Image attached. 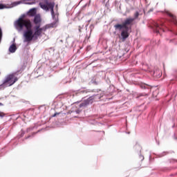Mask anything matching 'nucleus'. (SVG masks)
<instances>
[{"instance_id":"1","label":"nucleus","mask_w":177,"mask_h":177,"mask_svg":"<svg viewBox=\"0 0 177 177\" xmlns=\"http://www.w3.org/2000/svg\"><path fill=\"white\" fill-rule=\"evenodd\" d=\"M39 5L43 10L46 12L50 11L53 23L41 28L40 25L35 26V32L32 30V24L30 19H24V15L19 17L15 22V26L17 30L24 32V42H31L32 39H38V37L42 34V32L46 31L48 28H53L57 26L59 23V13L55 12V1L50 0H40Z\"/></svg>"},{"instance_id":"2","label":"nucleus","mask_w":177,"mask_h":177,"mask_svg":"<svg viewBox=\"0 0 177 177\" xmlns=\"http://www.w3.org/2000/svg\"><path fill=\"white\" fill-rule=\"evenodd\" d=\"M166 15L169 17V21L162 19L157 22H153L151 26V28H153L154 32L160 35H161L162 32H165L166 30L172 31V30H169L168 26H167V24L172 23V24L177 26V17L168 11L166 12ZM174 34L177 35V32H174Z\"/></svg>"},{"instance_id":"3","label":"nucleus","mask_w":177,"mask_h":177,"mask_svg":"<svg viewBox=\"0 0 177 177\" xmlns=\"http://www.w3.org/2000/svg\"><path fill=\"white\" fill-rule=\"evenodd\" d=\"M139 12H136L133 18H127L122 24H116L114 25V28L116 31H120L122 39L125 41L128 37H129V32H131V26L133 23L134 20H136L139 17Z\"/></svg>"},{"instance_id":"4","label":"nucleus","mask_w":177,"mask_h":177,"mask_svg":"<svg viewBox=\"0 0 177 177\" xmlns=\"http://www.w3.org/2000/svg\"><path fill=\"white\" fill-rule=\"evenodd\" d=\"M17 81V77L15 76V73L6 75L3 84L0 85V89H5L7 86H12Z\"/></svg>"},{"instance_id":"5","label":"nucleus","mask_w":177,"mask_h":177,"mask_svg":"<svg viewBox=\"0 0 177 177\" xmlns=\"http://www.w3.org/2000/svg\"><path fill=\"white\" fill-rule=\"evenodd\" d=\"M103 97L102 94H95L91 97H89L87 100H84L82 102H81L79 105V107L81 108H85L87 107V106H89V104H92L93 103L94 100H99V99H101Z\"/></svg>"},{"instance_id":"6","label":"nucleus","mask_w":177,"mask_h":177,"mask_svg":"<svg viewBox=\"0 0 177 177\" xmlns=\"http://www.w3.org/2000/svg\"><path fill=\"white\" fill-rule=\"evenodd\" d=\"M41 21V15L39 14L36 15L34 17L33 23H35L36 26H38V24H39Z\"/></svg>"},{"instance_id":"7","label":"nucleus","mask_w":177,"mask_h":177,"mask_svg":"<svg viewBox=\"0 0 177 177\" xmlns=\"http://www.w3.org/2000/svg\"><path fill=\"white\" fill-rule=\"evenodd\" d=\"M9 52L10 53H15V52H16V50H17V47L16 46V44H12L8 49Z\"/></svg>"},{"instance_id":"8","label":"nucleus","mask_w":177,"mask_h":177,"mask_svg":"<svg viewBox=\"0 0 177 177\" xmlns=\"http://www.w3.org/2000/svg\"><path fill=\"white\" fill-rule=\"evenodd\" d=\"M28 14L29 16H31V17L37 16V9L35 8L30 9L28 11Z\"/></svg>"},{"instance_id":"9","label":"nucleus","mask_w":177,"mask_h":177,"mask_svg":"<svg viewBox=\"0 0 177 177\" xmlns=\"http://www.w3.org/2000/svg\"><path fill=\"white\" fill-rule=\"evenodd\" d=\"M23 3L22 1H15L13 3H11V6L10 8H14V6H17V5H20Z\"/></svg>"},{"instance_id":"10","label":"nucleus","mask_w":177,"mask_h":177,"mask_svg":"<svg viewBox=\"0 0 177 177\" xmlns=\"http://www.w3.org/2000/svg\"><path fill=\"white\" fill-rule=\"evenodd\" d=\"M91 92H93V91H91V90H81L80 91V93H89Z\"/></svg>"},{"instance_id":"11","label":"nucleus","mask_w":177,"mask_h":177,"mask_svg":"<svg viewBox=\"0 0 177 177\" xmlns=\"http://www.w3.org/2000/svg\"><path fill=\"white\" fill-rule=\"evenodd\" d=\"M140 87L142 88V89H149V88H150L149 86H148L147 84H141Z\"/></svg>"},{"instance_id":"12","label":"nucleus","mask_w":177,"mask_h":177,"mask_svg":"<svg viewBox=\"0 0 177 177\" xmlns=\"http://www.w3.org/2000/svg\"><path fill=\"white\" fill-rule=\"evenodd\" d=\"M2 36H3L2 28H1L0 27V42L1 41H2Z\"/></svg>"},{"instance_id":"13","label":"nucleus","mask_w":177,"mask_h":177,"mask_svg":"<svg viewBox=\"0 0 177 177\" xmlns=\"http://www.w3.org/2000/svg\"><path fill=\"white\" fill-rule=\"evenodd\" d=\"M0 117L3 118V117H5V113L0 112Z\"/></svg>"},{"instance_id":"14","label":"nucleus","mask_w":177,"mask_h":177,"mask_svg":"<svg viewBox=\"0 0 177 177\" xmlns=\"http://www.w3.org/2000/svg\"><path fill=\"white\" fill-rule=\"evenodd\" d=\"M0 9H5V6H3V4H0Z\"/></svg>"},{"instance_id":"15","label":"nucleus","mask_w":177,"mask_h":177,"mask_svg":"<svg viewBox=\"0 0 177 177\" xmlns=\"http://www.w3.org/2000/svg\"><path fill=\"white\" fill-rule=\"evenodd\" d=\"M75 113H76V114H80V113H81V110L77 109V110L75 111Z\"/></svg>"},{"instance_id":"16","label":"nucleus","mask_w":177,"mask_h":177,"mask_svg":"<svg viewBox=\"0 0 177 177\" xmlns=\"http://www.w3.org/2000/svg\"><path fill=\"white\" fill-rule=\"evenodd\" d=\"M22 136H24V131H21V134L20 136V138H22Z\"/></svg>"},{"instance_id":"17","label":"nucleus","mask_w":177,"mask_h":177,"mask_svg":"<svg viewBox=\"0 0 177 177\" xmlns=\"http://www.w3.org/2000/svg\"><path fill=\"white\" fill-rule=\"evenodd\" d=\"M140 158L141 161H143V160H145V158L142 156H140Z\"/></svg>"},{"instance_id":"18","label":"nucleus","mask_w":177,"mask_h":177,"mask_svg":"<svg viewBox=\"0 0 177 177\" xmlns=\"http://www.w3.org/2000/svg\"><path fill=\"white\" fill-rule=\"evenodd\" d=\"M59 114V113H55L54 115H53V117H56V115H58Z\"/></svg>"},{"instance_id":"19","label":"nucleus","mask_w":177,"mask_h":177,"mask_svg":"<svg viewBox=\"0 0 177 177\" xmlns=\"http://www.w3.org/2000/svg\"><path fill=\"white\" fill-rule=\"evenodd\" d=\"M82 27H84V26H79V31L81 32V29L82 28Z\"/></svg>"},{"instance_id":"20","label":"nucleus","mask_w":177,"mask_h":177,"mask_svg":"<svg viewBox=\"0 0 177 177\" xmlns=\"http://www.w3.org/2000/svg\"><path fill=\"white\" fill-rule=\"evenodd\" d=\"M26 5H32V3H34V2H32V3H26Z\"/></svg>"},{"instance_id":"21","label":"nucleus","mask_w":177,"mask_h":177,"mask_svg":"<svg viewBox=\"0 0 177 177\" xmlns=\"http://www.w3.org/2000/svg\"><path fill=\"white\" fill-rule=\"evenodd\" d=\"M0 106H3V104L0 102Z\"/></svg>"},{"instance_id":"22","label":"nucleus","mask_w":177,"mask_h":177,"mask_svg":"<svg viewBox=\"0 0 177 177\" xmlns=\"http://www.w3.org/2000/svg\"><path fill=\"white\" fill-rule=\"evenodd\" d=\"M28 138H31V136H28L26 139H28Z\"/></svg>"},{"instance_id":"23","label":"nucleus","mask_w":177,"mask_h":177,"mask_svg":"<svg viewBox=\"0 0 177 177\" xmlns=\"http://www.w3.org/2000/svg\"><path fill=\"white\" fill-rule=\"evenodd\" d=\"M149 12H153V9H151V10H149Z\"/></svg>"},{"instance_id":"24","label":"nucleus","mask_w":177,"mask_h":177,"mask_svg":"<svg viewBox=\"0 0 177 177\" xmlns=\"http://www.w3.org/2000/svg\"><path fill=\"white\" fill-rule=\"evenodd\" d=\"M156 71L153 73V75H156Z\"/></svg>"},{"instance_id":"25","label":"nucleus","mask_w":177,"mask_h":177,"mask_svg":"<svg viewBox=\"0 0 177 177\" xmlns=\"http://www.w3.org/2000/svg\"><path fill=\"white\" fill-rule=\"evenodd\" d=\"M34 135H35V133H34L32 134V136H34Z\"/></svg>"},{"instance_id":"26","label":"nucleus","mask_w":177,"mask_h":177,"mask_svg":"<svg viewBox=\"0 0 177 177\" xmlns=\"http://www.w3.org/2000/svg\"><path fill=\"white\" fill-rule=\"evenodd\" d=\"M140 96H143V95H140Z\"/></svg>"},{"instance_id":"27","label":"nucleus","mask_w":177,"mask_h":177,"mask_svg":"<svg viewBox=\"0 0 177 177\" xmlns=\"http://www.w3.org/2000/svg\"><path fill=\"white\" fill-rule=\"evenodd\" d=\"M13 42H15V39H14V40H13Z\"/></svg>"}]
</instances>
